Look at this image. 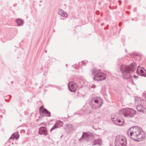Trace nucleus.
<instances>
[{
	"label": "nucleus",
	"instance_id": "obj_6",
	"mask_svg": "<svg viewBox=\"0 0 146 146\" xmlns=\"http://www.w3.org/2000/svg\"><path fill=\"white\" fill-rule=\"evenodd\" d=\"M94 137L93 135L90 132H84L81 137L79 139V141L80 142L82 141V140H84L87 141L92 140Z\"/></svg>",
	"mask_w": 146,
	"mask_h": 146
},
{
	"label": "nucleus",
	"instance_id": "obj_22",
	"mask_svg": "<svg viewBox=\"0 0 146 146\" xmlns=\"http://www.w3.org/2000/svg\"><path fill=\"white\" fill-rule=\"evenodd\" d=\"M87 60H85L84 61H82V64L83 65L85 66L86 64L87 63Z\"/></svg>",
	"mask_w": 146,
	"mask_h": 146
},
{
	"label": "nucleus",
	"instance_id": "obj_23",
	"mask_svg": "<svg viewBox=\"0 0 146 146\" xmlns=\"http://www.w3.org/2000/svg\"><path fill=\"white\" fill-rule=\"evenodd\" d=\"M96 86L94 84L92 85L91 86V88H96Z\"/></svg>",
	"mask_w": 146,
	"mask_h": 146
},
{
	"label": "nucleus",
	"instance_id": "obj_7",
	"mask_svg": "<svg viewBox=\"0 0 146 146\" xmlns=\"http://www.w3.org/2000/svg\"><path fill=\"white\" fill-rule=\"evenodd\" d=\"M68 87L69 90L71 92H74L78 88L77 84L74 82H71L68 84Z\"/></svg>",
	"mask_w": 146,
	"mask_h": 146
},
{
	"label": "nucleus",
	"instance_id": "obj_20",
	"mask_svg": "<svg viewBox=\"0 0 146 146\" xmlns=\"http://www.w3.org/2000/svg\"><path fill=\"white\" fill-rule=\"evenodd\" d=\"M16 21L17 23L18 26H20L22 25L23 23V21L20 19H17L16 20Z\"/></svg>",
	"mask_w": 146,
	"mask_h": 146
},
{
	"label": "nucleus",
	"instance_id": "obj_27",
	"mask_svg": "<svg viewBox=\"0 0 146 146\" xmlns=\"http://www.w3.org/2000/svg\"><path fill=\"white\" fill-rule=\"evenodd\" d=\"M132 21H133V18H132Z\"/></svg>",
	"mask_w": 146,
	"mask_h": 146
},
{
	"label": "nucleus",
	"instance_id": "obj_13",
	"mask_svg": "<svg viewBox=\"0 0 146 146\" xmlns=\"http://www.w3.org/2000/svg\"><path fill=\"white\" fill-rule=\"evenodd\" d=\"M137 109L139 111L141 112L144 113H146V109L142 105H140L137 106Z\"/></svg>",
	"mask_w": 146,
	"mask_h": 146
},
{
	"label": "nucleus",
	"instance_id": "obj_14",
	"mask_svg": "<svg viewBox=\"0 0 146 146\" xmlns=\"http://www.w3.org/2000/svg\"><path fill=\"white\" fill-rule=\"evenodd\" d=\"M58 15L65 17H67L68 16V15L66 12L61 9H58Z\"/></svg>",
	"mask_w": 146,
	"mask_h": 146
},
{
	"label": "nucleus",
	"instance_id": "obj_15",
	"mask_svg": "<svg viewBox=\"0 0 146 146\" xmlns=\"http://www.w3.org/2000/svg\"><path fill=\"white\" fill-rule=\"evenodd\" d=\"M40 113L41 115L43 116L46 115V110L44 108L43 106L40 107Z\"/></svg>",
	"mask_w": 146,
	"mask_h": 146
},
{
	"label": "nucleus",
	"instance_id": "obj_26",
	"mask_svg": "<svg viewBox=\"0 0 146 146\" xmlns=\"http://www.w3.org/2000/svg\"><path fill=\"white\" fill-rule=\"evenodd\" d=\"M118 2L119 3L120 5L121 2V1L120 0H119L118 1Z\"/></svg>",
	"mask_w": 146,
	"mask_h": 146
},
{
	"label": "nucleus",
	"instance_id": "obj_4",
	"mask_svg": "<svg viewBox=\"0 0 146 146\" xmlns=\"http://www.w3.org/2000/svg\"><path fill=\"white\" fill-rule=\"evenodd\" d=\"M115 146H126L127 140L126 138L122 135H118L115 138Z\"/></svg>",
	"mask_w": 146,
	"mask_h": 146
},
{
	"label": "nucleus",
	"instance_id": "obj_8",
	"mask_svg": "<svg viewBox=\"0 0 146 146\" xmlns=\"http://www.w3.org/2000/svg\"><path fill=\"white\" fill-rule=\"evenodd\" d=\"M143 70H145L144 68L138 66L137 69V73H138L140 76L146 77V71L145 70V72Z\"/></svg>",
	"mask_w": 146,
	"mask_h": 146
},
{
	"label": "nucleus",
	"instance_id": "obj_9",
	"mask_svg": "<svg viewBox=\"0 0 146 146\" xmlns=\"http://www.w3.org/2000/svg\"><path fill=\"white\" fill-rule=\"evenodd\" d=\"M66 133L68 134L74 129V127L72 124L66 125L64 127Z\"/></svg>",
	"mask_w": 146,
	"mask_h": 146
},
{
	"label": "nucleus",
	"instance_id": "obj_3",
	"mask_svg": "<svg viewBox=\"0 0 146 146\" xmlns=\"http://www.w3.org/2000/svg\"><path fill=\"white\" fill-rule=\"evenodd\" d=\"M120 114L122 113L125 117H133L136 114L135 110L132 108H125L121 109L119 111Z\"/></svg>",
	"mask_w": 146,
	"mask_h": 146
},
{
	"label": "nucleus",
	"instance_id": "obj_11",
	"mask_svg": "<svg viewBox=\"0 0 146 146\" xmlns=\"http://www.w3.org/2000/svg\"><path fill=\"white\" fill-rule=\"evenodd\" d=\"M92 74L93 75L95 76V77L93 78L94 80H97V77H96V76H98L99 74L100 73V70H98L94 68L91 71Z\"/></svg>",
	"mask_w": 146,
	"mask_h": 146
},
{
	"label": "nucleus",
	"instance_id": "obj_21",
	"mask_svg": "<svg viewBox=\"0 0 146 146\" xmlns=\"http://www.w3.org/2000/svg\"><path fill=\"white\" fill-rule=\"evenodd\" d=\"M50 116V113L46 109V116Z\"/></svg>",
	"mask_w": 146,
	"mask_h": 146
},
{
	"label": "nucleus",
	"instance_id": "obj_1",
	"mask_svg": "<svg viewBox=\"0 0 146 146\" xmlns=\"http://www.w3.org/2000/svg\"><path fill=\"white\" fill-rule=\"evenodd\" d=\"M130 133V135L134 138L135 141H140L144 139L145 136V133L142 129L137 126H133L131 127L129 129L127 133L129 135Z\"/></svg>",
	"mask_w": 146,
	"mask_h": 146
},
{
	"label": "nucleus",
	"instance_id": "obj_24",
	"mask_svg": "<svg viewBox=\"0 0 146 146\" xmlns=\"http://www.w3.org/2000/svg\"><path fill=\"white\" fill-rule=\"evenodd\" d=\"M137 101H138L139 100V99H138V98H135V102H137Z\"/></svg>",
	"mask_w": 146,
	"mask_h": 146
},
{
	"label": "nucleus",
	"instance_id": "obj_17",
	"mask_svg": "<svg viewBox=\"0 0 146 146\" xmlns=\"http://www.w3.org/2000/svg\"><path fill=\"white\" fill-rule=\"evenodd\" d=\"M19 137V135L18 133H15L12 135L11 137L9 138V139H15L16 140H17Z\"/></svg>",
	"mask_w": 146,
	"mask_h": 146
},
{
	"label": "nucleus",
	"instance_id": "obj_16",
	"mask_svg": "<svg viewBox=\"0 0 146 146\" xmlns=\"http://www.w3.org/2000/svg\"><path fill=\"white\" fill-rule=\"evenodd\" d=\"M39 133L40 134L46 135V128L45 127H42L40 128Z\"/></svg>",
	"mask_w": 146,
	"mask_h": 146
},
{
	"label": "nucleus",
	"instance_id": "obj_25",
	"mask_svg": "<svg viewBox=\"0 0 146 146\" xmlns=\"http://www.w3.org/2000/svg\"><path fill=\"white\" fill-rule=\"evenodd\" d=\"M138 76H134V78H138Z\"/></svg>",
	"mask_w": 146,
	"mask_h": 146
},
{
	"label": "nucleus",
	"instance_id": "obj_2",
	"mask_svg": "<svg viewBox=\"0 0 146 146\" xmlns=\"http://www.w3.org/2000/svg\"><path fill=\"white\" fill-rule=\"evenodd\" d=\"M136 68V64L134 62L129 66L124 64L121 65L120 67V69L123 78L125 79H131V74L135 71Z\"/></svg>",
	"mask_w": 146,
	"mask_h": 146
},
{
	"label": "nucleus",
	"instance_id": "obj_12",
	"mask_svg": "<svg viewBox=\"0 0 146 146\" xmlns=\"http://www.w3.org/2000/svg\"><path fill=\"white\" fill-rule=\"evenodd\" d=\"M96 77H97V80H95V81H102L106 79V77L104 74L103 73H100V74H99L98 76H96Z\"/></svg>",
	"mask_w": 146,
	"mask_h": 146
},
{
	"label": "nucleus",
	"instance_id": "obj_5",
	"mask_svg": "<svg viewBox=\"0 0 146 146\" xmlns=\"http://www.w3.org/2000/svg\"><path fill=\"white\" fill-rule=\"evenodd\" d=\"M120 114H117L115 115L113 114L111 115V119L114 124L118 126H121L123 124L124 121L120 119Z\"/></svg>",
	"mask_w": 146,
	"mask_h": 146
},
{
	"label": "nucleus",
	"instance_id": "obj_19",
	"mask_svg": "<svg viewBox=\"0 0 146 146\" xmlns=\"http://www.w3.org/2000/svg\"><path fill=\"white\" fill-rule=\"evenodd\" d=\"M94 102L96 104H99V105H98L97 107L98 108H100L101 107L102 104L103 102L101 101H99L97 99H95L94 100Z\"/></svg>",
	"mask_w": 146,
	"mask_h": 146
},
{
	"label": "nucleus",
	"instance_id": "obj_10",
	"mask_svg": "<svg viewBox=\"0 0 146 146\" xmlns=\"http://www.w3.org/2000/svg\"><path fill=\"white\" fill-rule=\"evenodd\" d=\"M63 125V122L62 121H57L56 122L55 124L54 125L52 128H51L50 130L51 131H52L58 127L59 126L62 127Z\"/></svg>",
	"mask_w": 146,
	"mask_h": 146
},
{
	"label": "nucleus",
	"instance_id": "obj_18",
	"mask_svg": "<svg viewBox=\"0 0 146 146\" xmlns=\"http://www.w3.org/2000/svg\"><path fill=\"white\" fill-rule=\"evenodd\" d=\"M102 142V141L100 139H95L93 142L94 145H100Z\"/></svg>",
	"mask_w": 146,
	"mask_h": 146
}]
</instances>
